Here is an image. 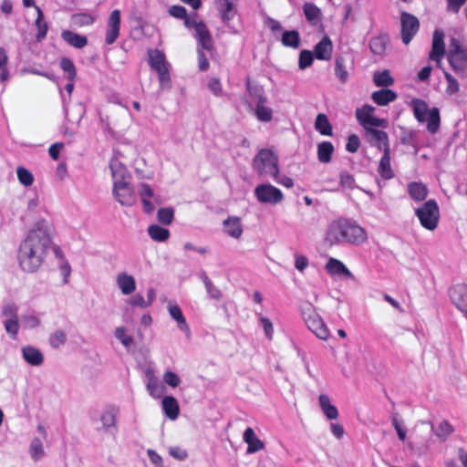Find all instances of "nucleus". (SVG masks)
Instances as JSON below:
<instances>
[{
  "instance_id": "obj_60",
  "label": "nucleus",
  "mask_w": 467,
  "mask_h": 467,
  "mask_svg": "<svg viewBox=\"0 0 467 467\" xmlns=\"http://www.w3.org/2000/svg\"><path fill=\"white\" fill-rule=\"evenodd\" d=\"M163 381L171 388H176L180 385L181 379L176 373L172 371H166L163 374Z\"/></svg>"
},
{
  "instance_id": "obj_1",
  "label": "nucleus",
  "mask_w": 467,
  "mask_h": 467,
  "mask_svg": "<svg viewBox=\"0 0 467 467\" xmlns=\"http://www.w3.org/2000/svg\"><path fill=\"white\" fill-rule=\"evenodd\" d=\"M52 242V224L45 219L38 220L21 242L17 259L25 272H36L43 264Z\"/></svg>"
},
{
  "instance_id": "obj_40",
  "label": "nucleus",
  "mask_w": 467,
  "mask_h": 467,
  "mask_svg": "<svg viewBox=\"0 0 467 467\" xmlns=\"http://www.w3.org/2000/svg\"><path fill=\"white\" fill-rule=\"evenodd\" d=\"M247 92L249 95L256 99V103H266L267 99L265 96L264 88L260 85L252 84V82L248 79L246 82Z\"/></svg>"
},
{
  "instance_id": "obj_15",
  "label": "nucleus",
  "mask_w": 467,
  "mask_h": 467,
  "mask_svg": "<svg viewBox=\"0 0 467 467\" xmlns=\"http://www.w3.org/2000/svg\"><path fill=\"white\" fill-rule=\"evenodd\" d=\"M120 27V12L116 9L113 10L107 22V33L105 42L108 45L113 44L119 36Z\"/></svg>"
},
{
  "instance_id": "obj_55",
  "label": "nucleus",
  "mask_w": 467,
  "mask_h": 467,
  "mask_svg": "<svg viewBox=\"0 0 467 467\" xmlns=\"http://www.w3.org/2000/svg\"><path fill=\"white\" fill-rule=\"evenodd\" d=\"M5 329L13 338H16L19 330L18 318H6Z\"/></svg>"
},
{
  "instance_id": "obj_56",
  "label": "nucleus",
  "mask_w": 467,
  "mask_h": 467,
  "mask_svg": "<svg viewBox=\"0 0 467 467\" xmlns=\"http://www.w3.org/2000/svg\"><path fill=\"white\" fill-rule=\"evenodd\" d=\"M169 14L176 18H185V25L188 27L192 26V22H190L189 19L186 18V10L183 6L172 5L169 9Z\"/></svg>"
},
{
  "instance_id": "obj_11",
  "label": "nucleus",
  "mask_w": 467,
  "mask_h": 467,
  "mask_svg": "<svg viewBox=\"0 0 467 467\" xmlns=\"http://www.w3.org/2000/svg\"><path fill=\"white\" fill-rule=\"evenodd\" d=\"M374 111L375 108L368 104L356 110V118L364 130L369 127L388 128L389 122L385 119L376 118Z\"/></svg>"
},
{
  "instance_id": "obj_24",
  "label": "nucleus",
  "mask_w": 467,
  "mask_h": 467,
  "mask_svg": "<svg viewBox=\"0 0 467 467\" xmlns=\"http://www.w3.org/2000/svg\"><path fill=\"white\" fill-rule=\"evenodd\" d=\"M378 172L384 180H390L394 177L395 174L390 164V149L386 148V150L383 151V156L378 167Z\"/></svg>"
},
{
  "instance_id": "obj_13",
  "label": "nucleus",
  "mask_w": 467,
  "mask_h": 467,
  "mask_svg": "<svg viewBox=\"0 0 467 467\" xmlns=\"http://www.w3.org/2000/svg\"><path fill=\"white\" fill-rule=\"evenodd\" d=\"M401 38L405 45H408L419 30L420 23L416 16L402 12L400 15Z\"/></svg>"
},
{
  "instance_id": "obj_18",
  "label": "nucleus",
  "mask_w": 467,
  "mask_h": 467,
  "mask_svg": "<svg viewBox=\"0 0 467 467\" xmlns=\"http://www.w3.org/2000/svg\"><path fill=\"white\" fill-rule=\"evenodd\" d=\"M195 30V36L198 39L201 47L207 51H212L213 48V43L212 36L207 30L205 25L202 22H192V26Z\"/></svg>"
},
{
  "instance_id": "obj_22",
  "label": "nucleus",
  "mask_w": 467,
  "mask_h": 467,
  "mask_svg": "<svg viewBox=\"0 0 467 467\" xmlns=\"http://www.w3.org/2000/svg\"><path fill=\"white\" fill-rule=\"evenodd\" d=\"M116 283L121 293L125 296L132 294L136 289L134 277L126 272H120L117 275Z\"/></svg>"
},
{
  "instance_id": "obj_47",
  "label": "nucleus",
  "mask_w": 467,
  "mask_h": 467,
  "mask_svg": "<svg viewBox=\"0 0 467 467\" xmlns=\"http://www.w3.org/2000/svg\"><path fill=\"white\" fill-rule=\"evenodd\" d=\"M335 73L341 83H346L348 78V72L346 68L343 57H337L335 61Z\"/></svg>"
},
{
  "instance_id": "obj_48",
  "label": "nucleus",
  "mask_w": 467,
  "mask_h": 467,
  "mask_svg": "<svg viewBox=\"0 0 467 467\" xmlns=\"http://www.w3.org/2000/svg\"><path fill=\"white\" fill-rule=\"evenodd\" d=\"M67 341V334L61 329L54 331L48 337L49 345L53 348H58Z\"/></svg>"
},
{
  "instance_id": "obj_10",
  "label": "nucleus",
  "mask_w": 467,
  "mask_h": 467,
  "mask_svg": "<svg viewBox=\"0 0 467 467\" xmlns=\"http://www.w3.org/2000/svg\"><path fill=\"white\" fill-rule=\"evenodd\" d=\"M254 193L257 201L261 203L275 205L284 200L283 192L270 183H262L257 185Z\"/></svg>"
},
{
  "instance_id": "obj_2",
  "label": "nucleus",
  "mask_w": 467,
  "mask_h": 467,
  "mask_svg": "<svg viewBox=\"0 0 467 467\" xmlns=\"http://www.w3.org/2000/svg\"><path fill=\"white\" fill-rule=\"evenodd\" d=\"M368 235L366 229L357 222L340 217L330 222L324 236L327 246L352 245L359 246L366 244Z\"/></svg>"
},
{
  "instance_id": "obj_23",
  "label": "nucleus",
  "mask_w": 467,
  "mask_h": 467,
  "mask_svg": "<svg viewBox=\"0 0 467 467\" xmlns=\"http://www.w3.org/2000/svg\"><path fill=\"white\" fill-rule=\"evenodd\" d=\"M320 409L328 420H335L338 418V410L335 405L332 404L330 398L326 394H321L318 397Z\"/></svg>"
},
{
  "instance_id": "obj_26",
  "label": "nucleus",
  "mask_w": 467,
  "mask_h": 467,
  "mask_svg": "<svg viewBox=\"0 0 467 467\" xmlns=\"http://www.w3.org/2000/svg\"><path fill=\"white\" fill-rule=\"evenodd\" d=\"M163 411L166 417L171 420L178 418L180 408L177 400L172 396H166L161 401Z\"/></svg>"
},
{
  "instance_id": "obj_49",
  "label": "nucleus",
  "mask_w": 467,
  "mask_h": 467,
  "mask_svg": "<svg viewBox=\"0 0 467 467\" xmlns=\"http://www.w3.org/2000/svg\"><path fill=\"white\" fill-rule=\"evenodd\" d=\"M16 175L19 182L25 187H29L34 182L33 174L25 167L19 166L16 169Z\"/></svg>"
},
{
  "instance_id": "obj_62",
  "label": "nucleus",
  "mask_w": 467,
  "mask_h": 467,
  "mask_svg": "<svg viewBox=\"0 0 467 467\" xmlns=\"http://www.w3.org/2000/svg\"><path fill=\"white\" fill-rule=\"evenodd\" d=\"M59 271L61 275L63 276V283L67 284L68 282V277L71 273V267L69 264L65 261L63 258L60 259L59 265H58Z\"/></svg>"
},
{
  "instance_id": "obj_38",
  "label": "nucleus",
  "mask_w": 467,
  "mask_h": 467,
  "mask_svg": "<svg viewBox=\"0 0 467 467\" xmlns=\"http://www.w3.org/2000/svg\"><path fill=\"white\" fill-rule=\"evenodd\" d=\"M117 411L113 408H109L105 410L100 415V422L102 424V428L105 431H107L109 428L116 426Z\"/></svg>"
},
{
  "instance_id": "obj_14",
  "label": "nucleus",
  "mask_w": 467,
  "mask_h": 467,
  "mask_svg": "<svg viewBox=\"0 0 467 467\" xmlns=\"http://www.w3.org/2000/svg\"><path fill=\"white\" fill-rule=\"evenodd\" d=\"M364 130V137L371 146H374L379 150H383V151L386 150V148L389 149V136L387 132L377 130L375 127H369Z\"/></svg>"
},
{
  "instance_id": "obj_35",
  "label": "nucleus",
  "mask_w": 467,
  "mask_h": 467,
  "mask_svg": "<svg viewBox=\"0 0 467 467\" xmlns=\"http://www.w3.org/2000/svg\"><path fill=\"white\" fill-rule=\"evenodd\" d=\"M148 377L147 389L150 396L153 398H160L162 395V387L160 385L158 379L153 375V372L149 370L146 373Z\"/></svg>"
},
{
  "instance_id": "obj_25",
  "label": "nucleus",
  "mask_w": 467,
  "mask_h": 467,
  "mask_svg": "<svg viewBox=\"0 0 467 467\" xmlns=\"http://www.w3.org/2000/svg\"><path fill=\"white\" fill-rule=\"evenodd\" d=\"M326 270L331 275H344L348 278H352V273L348 267L339 260L330 258L326 264Z\"/></svg>"
},
{
  "instance_id": "obj_41",
  "label": "nucleus",
  "mask_w": 467,
  "mask_h": 467,
  "mask_svg": "<svg viewBox=\"0 0 467 467\" xmlns=\"http://www.w3.org/2000/svg\"><path fill=\"white\" fill-rule=\"evenodd\" d=\"M36 11L37 13V18L36 20V26L37 27V34H36V40L41 41L43 40L47 33L48 26L46 21H44V15L40 7L35 6Z\"/></svg>"
},
{
  "instance_id": "obj_39",
  "label": "nucleus",
  "mask_w": 467,
  "mask_h": 467,
  "mask_svg": "<svg viewBox=\"0 0 467 467\" xmlns=\"http://www.w3.org/2000/svg\"><path fill=\"white\" fill-rule=\"evenodd\" d=\"M70 20L74 26L81 27L92 25L96 20V16L89 13H78L73 14Z\"/></svg>"
},
{
  "instance_id": "obj_27",
  "label": "nucleus",
  "mask_w": 467,
  "mask_h": 467,
  "mask_svg": "<svg viewBox=\"0 0 467 467\" xmlns=\"http://www.w3.org/2000/svg\"><path fill=\"white\" fill-rule=\"evenodd\" d=\"M61 37L69 46L76 48H83L88 44L87 36L74 33L70 30H63L61 33Z\"/></svg>"
},
{
  "instance_id": "obj_31",
  "label": "nucleus",
  "mask_w": 467,
  "mask_h": 467,
  "mask_svg": "<svg viewBox=\"0 0 467 467\" xmlns=\"http://www.w3.org/2000/svg\"><path fill=\"white\" fill-rule=\"evenodd\" d=\"M236 0H217L218 10L223 21H230L235 14Z\"/></svg>"
},
{
  "instance_id": "obj_37",
  "label": "nucleus",
  "mask_w": 467,
  "mask_h": 467,
  "mask_svg": "<svg viewBox=\"0 0 467 467\" xmlns=\"http://www.w3.org/2000/svg\"><path fill=\"white\" fill-rule=\"evenodd\" d=\"M148 234L152 240L157 242H164L170 237V231L157 224L150 225Z\"/></svg>"
},
{
  "instance_id": "obj_59",
  "label": "nucleus",
  "mask_w": 467,
  "mask_h": 467,
  "mask_svg": "<svg viewBox=\"0 0 467 467\" xmlns=\"http://www.w3.org/2000/svg\"><path fill=\"white\" fill-rule=\"evenodd\" d=\"M313 62V55L308 50H303L299 55L298 66L300 69H305L309 67Z\"/></svg>"
},
{
  "instance_id": "obj_16",
  "label": "nucleus",
  "mask_w": 467,
  "mask_h": 467,
  "mask_svg": "<svg viewBox=\"0 0 467 467\" xmlns=\"http://www.w3.org/2000/svg\"><path fill=\"white\" fill-rule=\"evenodd\" d=\"M450 297L452 303L462 313L467 314V285L458 284L450 289Z\"/></svg>"
},
{
  "instance_id": "obj_8",
  "label": "nucleus",
  "mask_w": 467,
  "mask_h": 467,
  "mask_svg": "<svg viewBox=\"0 0 467 467\" xmlns=\"http://www.w3.org/2000/svg\"><path fill=\"white\" fill-rule=\"evenodd\" d=\"M302 315L305 319V322L307 327L320 339L327 340L330 332L325 324L323 318L319 316V314L316 311V308L312 304H307V306L303 308Z\"/></svg>"
},
{
  "instance_id": "obj_61",
  "label": "nucleus",
  "mask_w": 467,
  "mask_h": 467,
  "mask_svg": "<svg viewBox=\"0 0 467 467\" xmlns=\"http://www.w3.org/2000/svg\"><path fill=\"white\" fill-rule=\"evenodd\" d=\"M259 321L263 327L265 337L268 339H272L274 334V327L271 320L267 317H261Z\"/></svg>"
},
{
  "instance_id": "obj_19",
  "label": "nucleus",
  "mask_w": 467,
  "mask_h": 467,
  "mask_svg": "<svg viewBox=\"0 0 467 467\" xmlns=\"http://www.w3.org/2000/svg\"><path fill=\"white\" fill-rule=\"evenodd\" d=\"M223 230L228 236L236 240L240 239L244 232L241 219L237 216L228 217L223 222Z\"/></svg>"
},
{
  "instance_id": "obj_34",
  "label": "nucleus",
  "mask_w": 467,
  "mask_h": 467,
  "mask_svg": "<svg viewBox=\"0 0 467 467\" xmlns=\"http://www.w3.org/2000/svg\"><path fill=\"white\" fill-rule=\"evenodd\" d=\"M334 152V146L329 141H322L317 144V158L322 163H328Z\"/></svg>"
},
{
  "instance_id": "obj_51",
  "label": "nucleus",
  "mask_w": 467,
  "mask_h": 467,
  "mask_svg": "<svg viewBox=\"0 0 467 467\" xmlns=\"http://www.w3.org/2000/svg\"><path fill=\"white\" fill-rule=\"evenodd\" d=\"M157 218L160 223L170 225L174 218V211L171 207L161 208L157 212Z\"/></svg>"
},
{
  "instance_id": "obj_6",
  "label": "nucleus",
  "mask_w": 467,
  "mask_h": 467,
  "mask_svg": "<svg viewBox=\"0 0 467 467\" xmlns=\"http://www.w3.org/2000/svg\"><path fill=\"white\" fill-rule=\"evenodd\" d=\"M149 64L154 71L157 72L161 89H170L171 77L169 72V64L166 61L165 55L159 49H150L148 51Z\"/></svg>"
},
{
  "instance_id": "obj_50",
  "label": "nucleus",
  "mask_w": 467,
  "mask_h": 467,
  "mask_svg": "<svg viewBox=\"0 0 467 467\" xmlns=\"http://www.w3.org/2000/svg\"><path fill=\"white\" fill-rule=\"evenodd\" d=\"M114 336L125 348H130L134 342L133 337L127 333V329L124 327H116Z\"/></svg>"
},
{
  "instance_id": "obj_21",
  "label": "nucleus",
  "mask_w": 467,
  "mask_h": 467,
  "mask_svg": "<svg viewBox=\"0 0 467 467\" xmlns=\"http://www.w3.org/2000/svg\"><path fill=\"white\" fill-rule=\"evenodd\" d=\"M243 440L247 444L246 452L249 454L262 451L265 447V442L256 436L254 429L251 427L244 430Z\"/></svg>"
},
{
  "instance_id": "obj_7",
  "label": "nucleus",
  "mask_w": 467,
  "mask_h": 467,
  "mask_svg": "<svg viewBox=\"0 0 467 467\" xmlns=\"http://www.w3.org/2000/svg\"><path fill=\"white\" fill-rule=\"evenodd\" d=\"M447 57L456 74L461 77H467V50L456 38H451L450 41Z\"/></svg>"
},
{
  "instance_id": "obj_5",
  "label": "nucleus",
  "mask_w": 467,
  "mask_h": 467,
  "mask_svg": "<svg viewBox=\"0 0 467 467\" xmlns=\"http://www.w3.org/2000/svg\"><path fill=\"white\" fill-rule=\"evenodd\" d=\"M413 113L418 121L427 122V130L431 134L438 131L440 128V111L438 108L430 109L428 104L421 99H414L410 102Z\"/></svg>"
},
{
  "instance_id": "obj_36",
  "label": "nucleus",
  "mask_w": 467,
  "mask_h": 467,
  "mask_svg": "<svg viewBox=\"0 0 467 467\" xmlns=\"http://www.w3.org/2000/svg\"><path fill=\"white\" fill-rule=\"evenodd\" d=\"M304 14L308 22L313 25L317 24L321 20V10L311 3H306L303 6Z\"/></svg>"
},
{
  "instance_id": "obj_64",
  "label": "nucleus",
  "mask_w": 467,
  "mask_h": 467,
  "mask_svg": "<svg viewBox=\"0 0 467 467\" xmlns=\"http://www.w3.org/2000/svg\"><path fill=\"white\" fill-rule=\"evenodd\" d=\"M2 314L7 318H18L17 306L15 304H7L3 307Z\"/></svg>"
},
{
  "instance_id": "obj_32",
  "label": "nucleus",
  "mask_w": 467,
  "mask_h": 467,
  "mask_svg": "<svg viewBox=\"0 0 467 467\" xmlns=\"http://www.w3.org/2000/svg\"><path fill=\"white\" fill-rule=\"evenodd\" d=\"M408 191L410 198L417 202L425 200L428 195V189L426 185L421 182H410L408 185Z\"/></svg>"
},
{
  "instance_id": "obj_33",
  "label": "nucleus",
  "mask_w": 467,
  "mask_h": 467,
  "mask_svg": "<svg viewBox=\"0 0 467 467\" xmlns=\"http://www.w3.org/2000/svg\"><path fill=\"white\" fill-rule=\"evenodd\" d=\"M315 129L324 136H331L333 134L332 125L326 114H317L315 120Z\"/></svg>"
},
{
  "instance_id": "obj_46",
  "label": "nucleus",
  "mask_w": 467,
  "mask_h": 467,
  "mask_svg": "<svg viewBox=\"0 0 467 467\" xmlns=\"http://www.w3.org/2000/svg\"><path fill=\"white\" fill-rule=\"evenodd\" d=\"M373 80L378 87H388L392 85L394 82V79L390 76L389 70L374 73Z\"/></svg>"
},
{
  "instance_id": "obj_58",
  "label": "nucleus",
  "mask_w": 467,
  "mask_h": 467,
  "mask_svg": "<svg viewBox=\"0 0 467 467\" xmlns=\"http://www.w3.org/2000/svg\"><path fill=\"white\" fill-rule=\"evenodd\" d=\"M22 324L26 328H36L41 325V320L34 315H24L21 317Z\"/></svg>"
},
{
  "instance_id": "obj_54",
  "label": "nucleus",
  "mask_w": 467,
  "mask_h": 467,
  "mask_svg": "<svg viewBox=\"0 0 467 467\" xmlns=\"http://www.w3.org/2000/svg\"><path fill=\"white\" fill-rule=\"evenodd\" d=\"M30 454L35 461L39 460L44 455V448L39 439H35L30 445Z\"/></svg>"
},
{
  "instance_id": "obj_53",
  "label": "nucleus",
  "mask_w": 467,
  "mask_h": 467,
  "mask_svg": "<svg viewBox=\"0 0 467 467\" xmlns=\"http://www.w3.org/2000/svg\"><path fill=\"white\" fill-rule=\"evenodd\" d=\"M453 431L452 426L446 420L440 422L435 434L437 437L444 441Z\"/></svg>"
},
{
  "instance_id": "obj_29",
  "label": "nucleus",
  "mask_w": 467,
  "mask_h": 467,
  "mask_svg": "<svg viewBox=\"0 0 467 467\" xmlns=\"http://www.w3.org/2000/svg\"><path fill=\"white\" fill-rule=\"evenodd\" d=\"M315 55L317 59L328 60L332 55V42L329 37L325 36L315 47Z\"/></svg>"
},
{
  "instance_id": "obj_43",
  "label": "nucleus",
  "mask_w": 467,
  "mask_h": 467,
  "mask_svg": "<svg viewBox=\"0 0 467 467\" xmlns=\"http://www.w3.org/2000/svg\"><path fill=\"white\" fill-rule=\"evenodd\" d=\"M282 43L285 47H299L300 37L298 32L296 30L285 31L282 36Z\"/></svg>"
},
{
  "instance_id": "obj_52",
  "label": "nucleus",
  "mask_w": 467,
  "mask_h": 467,
  "mask_svg": "<svg viewBox=\"0 0 467 467\" xmlns=\"http://www.w3.org/2000/svg\"><path fill=\"white\" fill-rule=\"evenodd\" d=\"M60 67L68 74V79L73 81L76 78L77 71L74 63L67 57H62L59 62Z\"/></svg>"
},
{
  "instance_id": "obj_3",
  "label": "nucleus",
  "mask_w": 467,
  "mask_h": 467,
  "mask_svg": "<svg viewBox=\"0 0 467 467\" xmlns=\"http://www.w3.org/2000/svg\"><path fill=\"white\" fill-rule=\"evenodd\" d=\"M114 180L113 195L122 206H132L136 202V193L130 184L124 180L125 168L118 160L112 159L109 163Z\"/></svg>"
},
{
  "instance_id": "obj_17",
  "label": "nucleus",
  "mask_w": 467,
  "mask_h": 467,
  "mask_svg": "<svg viewBox=\"0 0 467 467\" xmlns=\"http://www.w3.org/2000/svg\"><path fill=\"white\" fill-rule=\"evenodd\" d=\"M444 34L441 30H435L432 36V48L430 53V59L435 61L441 67V60L445 53Z\"/></svg>"
},
{
  "instance_id": "obj_20",
  "label": "nucleus",
  "mask_w": 467,
  "mask_h": 467,
  "mask_svg": "<svg viewBox=\"0 0 467 467\" xmlns=\"http://www.w3.org/2000/svg\"><path fill=\"white\" fill-rule=\"evenodd\" d=\"M167 307L170 316L176 321L178 328L184 332L186 337L189 338L191 337V330L181 307L172 301L168 302Z\"/></svg>"
},
{
  "instance_id": "obj_28",
  "label": "nucleus",
  "mask_w": 467,
  "mask_h": 467,
  "mask_svg": "<svg viewBox=\"0 0 467 467\" xmlns=\"http://www.w3.org/2000/svg\"><path fill=\"white\" fill-rule=\"evenodd\" d=\"M24 359L31 366H39L43 363L44 357L41 351L32 346L22 348Z\"/></svg>"
},
{
  "instance_id": "obj_63",
  "label": "nucleus",
  "mask_w": 467,
  "mask_h": 467,
  "mask_svg": "<svg viewBox=\"0 0 467 467\" xmlns=\"http://www.w3.org/2000/svg\"><path fill=\"white\" fill-rule=\"evenodd\" d=\"M169 453L171 457L179 461H184L188 457L187 451L177 446L171 447Z\"/></svg>"
},
{
  "instance_id": "obj_42",
  "label": "nucleus",
  "mask_w": 467,
  "mask_h": 467,
  "mask_svg": "<svg viewBox=\"0 0 467 467\" xmlns=\"http://www.w3.org/2000/svg\"><path fill=\"white\" fill-rule=\"evenodd\" d=\"M388 43V37L386 36H379L370 40L369 47L370 50L376 55H383Z\"/></svg>"
},
{
  "instance_id": "obj_30",
  "label": "nucleus",
  "mask_w": 467,
  "mask_h": 467,
  "mask_svg": "<svg viewBox=\"0 0 467 467\" xmlns=\"http://www.w3.org/2000/svg\"><path fill=\"white\" fill-rule=\"evenodd\" d=\"M371 99L378 105L386 106L397 99V94L391 89L383 88L373 92Z\"/></svg>"
},
{
  "instance_id": "obj_57",
  "label": "nucleus",
  "mask_w": 467,
  "mask_h": 467,
  "mask_svg": "<svg viewBox=\"0 0 467 467\" xmlns=\"http://www.w3.org/2000/svg\"><path fill=\"white\" fill-rule=\"evenodd\" d=\"M444 77L448 83L446 92L449 95H453V94L457 93L460 89V85H459L457 79L446 71L444 72Z\"/></svg>"
},
{
  "instance_id": "obj_4",
  "label": "nucleus",
  "mask_w": 467,
  "mask_h": 467,
  "mask_svg": "<svg viewBox=\"0 0 467 467\" xmlns=\"http://www.w3.org/2000/svg\"><path fill=\"white\" fill-rule=\"evenodd\" d=\"M252 166L261 178L276 179L279 175L278 156L269 149L260 150L253 159Z\"/></svg>"
},
{
  "instance_id": "obj_9",
  "label": "nucleus",
  "mask_w": 467,
  "mask_h": 467,
  "mask_svg": "<svg viewBox=\"0 0 467 467\" xmlns=\"http://www.w3.org/2000/svg\"><path fill=\"white\" fill-rule=\"evenodd\" d=\"M420 224L427 230L436 229L440 218V210L434 200H429L415 210Z\"/></svg>"
},
{
  "instance_id": "obj_45",
  "label": "nucleus",
  "mask_w": 467,
  "mask_h": 467,
  "mask_svg": "<svg viewBox=\"0 0 467 467\" xmlns=\"http://www.w3.org/2000/svg\"><path fill=\"white\" fill-rule=\"evenodd\" d=\"M202 280L209 296L214 300H220L222 297V292L220 289L213 285V283L205 274L202 275Z\"/></svg>"
},
{
  "instance_id": "obj_44",
  "label": "nucleus",
  "mask_w": 467,
  "mask_h": 467,
  "mask_svg": "<svg viewBox=\"0 0 467 467\" xmlns=\"http://www.w3.org/2000/svg\"><path fill=\"white\" fill-rule=\"evenodd\" d=\"M255 116L262 122H269L273 119V110L265 106V103H256Z\"/></svg>"
},
{
  "instance_id": "obj_12",
  "label": "nucleus",
  "mask_w": 467,
  "mask_h": 467,
  "mask_svg": "<svg viewBox=\"0 0 467 467\" xmlns=\"http://www.w3.org/2000/svg\"><path fill=\"white\" fill-rule=\"evenodd\" d=\"M138 193L142 202L143 211L146 213H151L156 205L162 202L160 195L156 194L150 186L147 183H140L138 186Z\"/></svg>"
}]
</instances>
